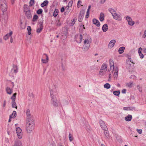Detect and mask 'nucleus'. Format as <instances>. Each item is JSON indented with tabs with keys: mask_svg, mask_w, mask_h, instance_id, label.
<instances>
[{
	"mask_svg": "<svg viewBox=\"0 0 146 146\" xmlns=\"http://www.w3.org/2000/svg\"><path fill=\"white\" fill-rule=\"evenodd\" d=\"M26 126L27 132L28 133H30L34 129V122L32 119L27 120Z\"/></svg>",
	"mask_w": 146,
	"mask_h": 146,
	"instance_id": "obj_1",
	"label": "nucleus"
},
{
	"mask_svg": "<svg viewBox=\"0 0 146 146\" xmlns=\"http://www.w3.org/2000/svg\"><path fill=\"white\" fill-rule=\"evenodd\" d=\"M51 98H56L57 94L56 88L54 85H51L49 87Z\"/></svg>",
	"mask_w": 146,
	"mask_h": 146,
	"instance_id": "obj_2",
	"label": "nucleus"
},
{
	"mask_svg": "<svg viewBox=\"0 0 146 146\" xmlns=\"http://www.w3.org/2000/svg\"><path fill=\"white\" fill-rule=\"evenodd\" d=\"M0 7L1 10L3 12L7 10V7L5 0H0Z\"/></svg>",
	"mask_w": 146,
	"mask_h": 146,
	"instance_id": "obj_3",
	"label": "nucleus"
},
{
	"mask_svg": "<svg viewBox=\"0 0 146 146\" xmlns=\"http://www.w3.org/2000/svg\"><path fill=\"white\" fill-rule=\"evenodd\" d=\"M51 103L52 105L54 107H57L60 105V101L57 100L56 97L51 98Z\"/></svg>",
	"mask_w": 146,
	"mask_h": 146,
	"instance_id": "obj_4",
	"label": "nucleus"
},
{
	"mask_svg": "<svg viewBox=\"0 0 146 146\" xmlns=\"http://www.w3.org/2000/svg\"><path fill=\"white\" fill-rule=\"evenodd\" d=\"M48 60L49 58L48 55L46 54H43L42 55V58L41 60L42 62L43 63L46 64L48 62Z\"/></svg>",
	"mask_w": 146,
	"mask_h": 146,
	"instance_id": "obj_5",
	"label": "nucleus"
},
{
	"mask_svg": "<svg viewBox=\"0 0 146 146\" xmlns=\"http://www.w3.org/2000/svg\"><path fill=\"white\" fill-rule=\"evenodd\" d=\"M113 17L114 19L119 21H121L122 19L121 15L117 14L116 13L113 15Z\"/></svg>",
	"mask_w": 146,
	"mask_h": 146,
	"instance_id": "obj_6",
	"label": "nucleus"
},
{
	"mask_svg": "<svg viewBox=\"0 0 146 146\" xmlns=\"http://www.w3.org/2000/svg\"><path fill=\"white\" fill-rule=\"evenodd\" d=\"M99 122L101 127L103 130H106L108 129L107 126L103 121L100 120Z\"/></svg>",
	"mask_w": 146,
	"mask_h": 146,
	"instance_id": "obj_7",
	"label": "nucleus"
},
{
	"mask_svg": "<svg viewBox=\"0 0 146 146\" xmlns=\"http://www.w3.org/2000/svg\"><path fill=\"white\" fill-rule=\"evenodd\" d=\"M109 61L110 70L112 72H113V71L114 69L115 68L114 66L113 61L111 59H110Z\"/></svg>",
	"mask_w": 146,
	"mask_h": 146,
	"instance_id": "obj_8",
	"label": "nucleus"
},
{
	"mask_svg": "<svg viewBox=\"0 0 146 146\" xmlns=\"http://www.w3.org/2000/svg\"><path fill=\"white\" fill-rule=\"evenodd\" d=\"M118 70L119 69L118 67L117 66H115V68L114 69L113 71H114V73L113 75L115 79H116L117 77Z\"/></svg>",
	"mask_w": 146,
	"mask_h": 146,
	"instance_id": "obj_9",
	"label": "nucleus"
},
{
	"mask_svg": "<svg viewBox=\"0 0 146 146\" xmlns=\"http://www.w3.org/2000/svg\"><path fill=\"white\" fill-rule=\"evenodd\" d=\"M126 20L128 22V24L130 26H132L134 24V22L133 21L132 19L129 17H127Z\"/></svg>",
	"mask_w": 146,
	"mask_h": 146,
	"instance_id": "obj_10",
	"label": "nucleus"
},
{
	"mask_svg": "<svg viewBox=\"0 0 146 146\" xmlns=\"http://www.w3.org/2000/svg\"><path fill=\"white\" fill-rule=\"evenodd\" d=\"M82 36L81 35L75 36V39L76 41L78 43H81L82 40Z\"/></svg>",
	"mask_w": 146,
	"mask_h": 146,
	"instance_id": "obj_11",
	"label": "nucleus"
},
{
	"mask_svg": "<svg viewBox=\"0 0 146 146\" xmlns=\"http://www.w3.org/2000/svg\"><path fill=\"white\" fill-rule=\"evenodd\" d=\"M85 12L83 11H81L80 12V14L78 16V21L80 22H81L84 17Z\"/></svg>",
	"mask_w": 146,
	"mask_h": 146,
	"instance_id": "obj_12",
	"label": "nucleus"
},
{
	"mask_svg": "<svg viewBox=\"0 0 146 146\" xmlns=\"http://www.w3.org/2000/svg\"><path fill=\"white\" fill-rule=\"evenodd\" d=\"M16 131L18 137L23 136L21 129L19 127H17L16 129Z\"/></svg>",
	"mask_w": 146,
	"mask_h": 146,
	"instance_id": "obj_13",
	"label": "nucleus"
},
{
	"mask_svg": "<svg viewBox=\"0 0 146 146\" xmlns=\"http://www.w3.org/2000/svg\"><path fill=\"white\" fill-rule=\"evenodd\" d=\"M116 42V41L114 39H113L111 40L108 44V47L109 48H113Z\"/></svg>",
	"mask_w": 146,
	"mask_h": 146,
	"instance_id": "obj_14",
	"label": "nucleus"
},
{
	"mask_svg": "<svg viewBox=\"0 0 146 146\" xmlns=\"http://www.w3.org/2000/svg\"><path fill=\"white\" fill-rule=\"evenodd\" d=\"M27 115V120L31 119V116L30 111L29 109H27L26 111Z\"/></svg>",
	"mask_w": 146,
	"mask_h": 146,
	"instance_id": "obj_15",
	"label": "nucleus"
},
{
	"mask_svg": "<svg viewBox=\"0 0 146 146\" xmlns=\"http://www.w3.org/2000/svg\"><path fill=\"white\" fill-rule=\"evenodd\" d=\"M13 34V32L12 31H11L9 33L6 34L4 37L3 39L5 40H6L9 38V37H10Z\"/></svg>",
	"mask_w": 146,
	"mask_h": 146,
	"instance_id": "obj_16",
	"label": "nucleus"
},
{
	"mask_svg": "<svg viewBox=\"0 0 146 146\" xmlns=\"http://www.w3.org/2000/svg\"><path fill=\"white\" fill-rule=\"evenodd\" d=\"M91 40V39L90 38H88L84 40V44L90 45Z\"/></svg>",
	"mask_w": 146,
	"mask_h": 146,
	"instance_id": "obj_17",
	"label": "nucleus"
},
{
	"mask_svg": "<svg viewBox=\"0 0 146 146\" xmlns=\"http://www.w3.org/2000/svg\"><path fill=\"white\" fill-rule=\"evenodd\" d=\"M93 23L97 27H99L100 25V23L98 20L96 19H93Z\"/></svg>",
	"mask_w": 146,
	"mask_h": 146,
	"instance_id": "obj_18",
	"label": "nucleus"
},
{
	"mask_svg": "<svg viewBox=\"0 0 146 146\" xmlns=\"http://www.w3.org/2000/svg\"><path fill=\"white\" fill-rule=\"evenodd\" d=\"M6 91L7 93L9 95H11L13 92V89L8 87L6 88Z\"/></svg>",
	"mask_w": 146,
	"mask_h": 146,
	"instance_id": "obj_19",
	"label": "nucleus"
},
{
	"mask_svg": "<svg viewBox=\"0 0 146 146\" xmlns=\"http://www.w3.org/2000/svg\"><path fill=\"white\" fill-rule=\"evenodd\" d=\"M123 109L124 110H135V108L132 107H124L123 108Z\"/></svg>",
	"mask_w": 146,
	"mask_h": 146,
	"instance_id": "obj_20",
	"label": "nucleus"
},
{
	"mask_svg": "<svg viewBox=\"0 0 146 146\" xmlns=\"http://www.w3.org/2000/svg\"><path fill=\"white\" fill-rule=\"evenodd\" d=\"M107 64L105 63L103 64L101 67L100 70H104L105 71H107Z\"/></svg>",
	"mask_w": 146,
	"mask_h": 146,
	"instance_id": "obj_21",
	"label": "nucleus"
},
{
	"mask_svg": "<svg viewBox=\"0 0 146 146\" xmlns=\"http://www.w3.org/2000/svg\"><path fill=\"white\" fill-rule=\"evenodd\" d=\"M90 45L84 44L82 49L84 51H87L90 46Z\"/></svg>",
	"mask_w": 146,
	"mask_h": 146,
	"instance_id": "obj_22",
	"label": "nucleus"
},
{
	"mask_svg": "<svg viewBox=\"0 0 146 146\" xmlns=\"http://www.w3.org/2000/svg\"><path fill=\"white\" fill-rule=\"evenodd\" d=\"M132 119V116L131 115H129L125 118V120L127 121H129L131 120Z\"/></svg>",
	"mask_w": 146,
	"mask_h": 146,
	"instance_id": "obj_23",
	"label": "nucleus"
},
{
	"mask_svg": "<svg viewBox=\"0 0 146 146\" xmlns=\"http://www.w3.org/2000/svg\"><path fill=\"white\" fill-rule=\"evenodd\" d=\"M43 29V23H41L40 25V26L36 30V32L37 33H40Z\"/></svg>",
	"mask_w": 146,
	"mask_h": 146,
	"instance_id": "obj_24",
	"label": "nucleus"
},
{
	"mask_svg": "<svg viewBox=\"0 0 146 146\" xmlns=\"http://www.w3.org/2000/svg\"><path fill=\"white\" fill-rule=\"evenodd\" d=\"M102 29L104 32H106L108 29V26L107 24H104L102 26Z\"/></svg>",
	"mask_w": 146,
	"mask_h": 146,
	"instance_id": "obj_25",
	"label": "nucleus"
},
{
	"mask_svg": "<svg viewBox=\"0 0 146 146\" xmlns=\"http://www.w3.org/2000/svg\"><path fill=\"white\" fill-rule=\"evenodd\" d=\"M106 71L104 70H100L99 73V75L101 76H103L106 74Z\"/></svg>",
	"mask_w": 146,
	"mask_h": 146,
	"instance_id": "obj_26",
	"label": "nucleus"
},
{
	"mask_svg": "<svg viewBox=\"0 0 146 146\" xmlns=\"http://www.w3.org/2000/svg\"><path fill=\"white\" fill-rule=\"evenodd\" d=\"M104 15L103 13H101L100 14L99 17L100 20L101 21H102L104 19Z\"/></svg>",
	"mask_w": 146,
	"mask_h": 146,
	"instance_id": "obj_27",
	"label": "nucleus"
},
{
	"mask_svg": "<svg viewBox=\"0 0 146 146\" xmlns=\"http://www.w3.org/2000/svg\"><path fill=\"white\" fill-rule=\"evenodd\" d=\"M125 48L124 47H120L118 50V52L119 54H121L124 51Z\"/></svg>",
	"mask_w": 146,
	"mask_h": 146,
	"instance_id": "obj_28",
	"label": "nucleus"
},
{
	"mask_svg": "<svg viewBox=\"0 0 146 146\" xmlns=\"http://www.w3.org/2000/svg\"><path fill=\"white\" fill-rule=\"evenodd\" d=\"M24 10L25 12L30 10L29 6L26 5H25L24 6Z\"/></svg>",
	"mask_w": 146,
	"mask_h": 146,
	"instance_id": "obj_29",
	"label": "nucleus"
},
{
	"mask_svg": "<svg viewBox=\"0 0 146 146\" xmlns=\"http://www.w3.org/2000/svg\"><path fill=\"white\" fill-rule=\"evenodd\" d=\"M109 11L111 13L112 16L113 15L115 14L116 12V11L113 9L111 8H110L108 9Z\"/></svg>",
	"mask_w": 146,
	"mask_h": 146,
	"instance_id": "obj_30",
	"label": "nucleus"
},
{
	"mask_svg": "<svg viewBox=\"0 0 146 146\" xmlns=\"http://www.w3.org/2000/svg\"><path fill=\"white\" fill-rule=\"evenodd\" d=\"M13 68H12V70H13L14 72L16 73L18 72V68L17 66L15 65H13Z\"/></svg>",
	"mask_w": 146,
	"mask_h": 146,
	"instance_id": "obj_31",
	"label": "nucleus"
},
{
	"mask_svg": "<svg viewBox=\"0 0 146 146\" xmlns=\"http://www.w3.org/2000/svg\"><path fill=\"white\" fill-rule=\"evenodd\" d=\"M48 2L47 0L44 1L41 4V7H43L46 5H47L48 3Z\"/></svg>",
	"mask_w": 146,
	"mask_h": 146,
	"instance_id": "obj_32",
	"label": "nucleus"
},
{
	"mask_svg": "<svg viewBox=\"0 0 146 146\" xmlns=\"http://www.w3.org/2000/svg\"><path fill=\"white\" fill-rule=\"evenodd\" d=\"M15 146H23L22 143L20 141L15 142Z\"/></svg>",
	"mask_w": 146,
	"mask_h": 146,
	"instance_id": "obj_33",
	"label": "nucleus"
},
{
	"mask_svg": "<svg viewBox=\"0 0 146 146\" xmlns=\"http://www.w3.org/2000/svg\"><path fill=\"white\" fill-rule=\"evenodd\" d=\"M17 95L16 93L13 94L12 96L11 97V99L12 100V102L15 101L16 96Z\"/></svg>",
	"mask_w": 146,
	"mask_h": 146,
	"instance_id": "obj_34",
	"label": "nucleus"
},
{
	"mask_svg": "<svg viewBox=\"0 0 146 146\" xmlns=\"http://www.w3.org/2000/svg\"><path fill=\"white\" fill-rule=\"evenodd\" d=\"M113 94L116 96H119L120 93V91L119 90L115 91L113 92Z\"/></svg>",
	"mask_w": 146,
	"mask_h": 146,
	"instance_id": "obj_35",
	"label": "nucleus"
},
{
	"mask_svg": "<svg viewBox=\"0 0 146 146\" xmlns=\"http://www.w3.org/2000/svg\"><path fill=\"white\" fill-rule=\"evenodd\" d=\"M11 103L12 107L13 108H15L17 109V106L15 101L12 102Z\"/></svg>",
	"mask_w": 146,
	"mask_h": 146,
	"instance_id": "obj_36",
	"label": "nucleus"
},
{
	"mask_svg": "<svg viewBox=\"0 0 146 146\" xmlns=\"http://www.w3.org/2000/svg\"><path fill=\"white\" fill-rule=\"evenodd\" d=\"M110 85L108 83H107L104 85V87L106 89H109L110 88Z\"/></svg>",
	"mask_w": 146,
	"mask_h": 146,
	"instance_id": "obj_37",
	"label": "nucleus"
},
{
	"mask_svg": "<svg viewBox=\"0 0 146 146\" xmlns=\"http://www.w3.org/2000/svg\"><path fill=\"white\" fill-rule=\"evenodd\" d=\"M26 14L27 15V17H28L30 18L31 17V11L30 10L28 11L27 12H25Z\"/></svg>",
	"mask_w": 146,
	"mask_h": 146,
	"instance_id": "obj_38",
	"label": "nucleus"
},
{
	"mask_svg": "<svg viewBox=\"0 0 146 146\" xmlns=\"http://www.w3.org/2000/svg\"><path fill=\"white\" fill-rule=\"evenodd\" d=\"M133 84L132 82H130L127 83L126 84V86L129 88H131L133 86Z\"/></svg>",
	"mask_w": 146,
	"mask_h": 146,
	"instance_id": "obj_39",
	"label": "nucleus"
},
{
	"mask_svg": "<svg viewBox=\"0 0 146 146\" xmlns=\"http://www.w3.org/2000/svg\"><path fill=\"white\" fill-rule=\"evenodd\" d=\"M38 16L37 15H35L33 17L32 21L33 22H35L37 21L38 19Z\"/></svg>",
	"mask_w": 146,
	"mask_h": 146,
	"instance_id": "obj_40",
	"label": "nucleus"
},
{
	"mask_svg": "<svg viewBox=\"0 0 146 146\" xmlns=\"http://www.w3.org/2000/svg\"><path fill=\"white\" fill-rule=\"evenodd\" d=\"M58 9H56L54 11V12L53 13V16L54 17H56V16H57V15L58 13Z\"/></svg>",
	"mask_w": 146,
	"mask_h": 146,
	"instance_id": "obj_41",
	"label": "nucleus"
},
{
	"mask_svg": "<svg viewBox=\"0 0 146 146\" xmlns=\"http://www.w3.org/2000/svg\"><path fill=\"white\" fill-rule=\"evenodd\" d=\"M16 115V112L15 111H13L12 114L10 115V118H14L15 117Z\"/></svg>",
	"mask_w": 146,
	"mask_h": 146,
	"instance_id": "obj_42",
	"label": "nucleus"
},
{
	"mask_svg": "<svg viewBox=\"0 0 146 146\" xmlns=\"http://www.w3.org/2000/svg\"><path fill=\"white\" fill-rule=\"evenodd\" d=\"M27 29L28 30V34L30 35L31 33V27L30 26H28L27 27Z\"/></svg>",
	"mask_w": 146,
	"mask_h": 146,
	"instance_id": "obj_43",
	"label": "nucleus"
},
{
	"mask_svg": "<svg viewBox=\"0 0 146 146\" xmlns=\"http://www.w3.org/2000/svg\"><path fill=\"white\" fill-rule=\"evenodd\" d=\"M34 0H30L29 2V5L30 6H32L34 5L35 3Z\"/></svg>",
	"mask_w": 146,
	"mask_h": 146,
	"instance_id": "obj_44",
	"label": "nucleus"
},
{
	"mask_svg": "<svg viewBox=\"0 0 146 146\" xmlns=\"http://www.w3.org/2000/svg\"><path fill=\"white\" fill-rule=\"evenodd\" d=\"M104 130L105 131H104V133L105 135V136L106 137L109 136V131L107 130Z\"/></svg>",
	"mask_w": 146,
	"mask_h": 146,
	"instance_id": "obj_45",
	"label": "nucleus"
},
{
	"mask_svg": "<svg viewBox=\"0 0 146 146\" xmlns=\"http://www.w3.org/2000/svg\"><path fill=\"white\" fill-rule=\"evenodd\" d=\"M72 3L73 2L72 1H70L69 2L67 7L68 8L69 7H71L72 6Z\"/></svg>",
	"mask_w": 146,
	"mask_h": 146,
	"instance_id": "obj_46",
	"label": "nucleus"
},
{
	"mask_svg": "<svg viewBox=\"0 0 146 146\" xmlns=\"http://www.w3.org/2000/svg\"><path fill=\"white\" fill-rule=\"evenodd\" d=\"M42 12V10L41 9H39L37 11L36 13L38 14H40Z\"/></svg>",
	"mask_w": 146,
	"mask_h": 146,
	"instance_id": "obj_47",
	"label": "nucleus"
},
{
	"mask_svg": "<svg viewBox=\"0 0 146 146\" xmlns=\"http://www.w3.org/2000/svg\"><path fill=\"white\" fill-rule=\"evenodd\" d=\"M90 14L89 11V9H87V11L86 13V18H88L89 17V16Z\"/></svg>",
	"mask_w": 146,
	"mask_h": 146,
	"instance_id": "obj_48",
	"label": "nucleus"
},
{
	"mask_svg": "<svg viewBox=\"0 0 146 146\" xmlns=\"http://www.w3.org/2000/svg\"><path fill=\"white\" fill-rule=\"evenodd\" d=\"M90 68L92 70H94L96 69V66L95 65H92L90 67Z\"/></svg>",
	"mask_w": 146,
	"mask_h": 146,
	"instance_id": "obj_49",
	"label": "nucleus"
},
{
	"mask_svg": "<svg viewBox=\"0 0 146 146\" xmlns=\"http://www.w3.org/2000/svg\"><path fill=\"white\" fill-rule=\"evenodd\" d=\"M137 87L139 91L140 92H141L142 91L141 87L139 85H138Z\"/></svg>",
	"mask_w": 146,
	"mask_h": 146,
	"instance_id": "obj_50",
	"label": "nucleus"
},
{
	"mask_svg": "<svg viewBox=\"0 0 146 146\" xmlns=\"http://www.w3.org/2000/svg\"><path fill=\"white\" fill-rule=\"evenodd\" d=\"M82 3V1H79L77 3V7H79L81 5V3Z\"/></svg>",
	"mask_w": 146,
	"mask_h": 146,
	"instance_id": "obj_51",
	"label": "nucleus"
},
{
	"mask_svg": "<svg viewBox=\"0 0 146 146\" xmlns=\"http://www.w3.org/2000/svg\"><path fill=\"white\" fill-rule=\"evenodd\" d=\"M137 131L139 134H141L142 133V131L141 129H137Z\"/></svg>",
	"mask_w": 146,
	"mask_h": 146,
	"instance_id": "obj_52",
	"label": "nucleus"
},
{
	"mask_svg": "<svg viewBox=\"0 0 146 146\" xmlns=\"http://www.w3.org/2000/svg\"><path fill=\"white\" fill-rule=\"evenodd\" d=\"M75 20L74 19L73 20L72 22L70 23V25L71 26H73L74 24L75 23Z\"/></svg>",
	"mask_w": 146,
	"mask_h": 146,
	"instance_id": "obj_53",
	"label": "nucleus"
},
{
	"mask_svg": "<svg viewBox=\"0 0 146 146\" xmlns=\"http://www.w3.org/2000/svg\"><path fill=\"white\" fill-rule=\"evenodd\" d=\"M109 75V79H108V81H110L111 79V74L110 73L108 74Z\"/></svg>",
	"mask_w": 146,
	"mask_h": 146,
	"instance_id": "obj_54",
	"label": "nucleus"
},
{
	"mask_svg": "<svg viewBox=\"0 0 146 146\" xmlns=\"http://www.w3.org/2000/svg\"><path fill=\"white\" fill-rule=\"evenodd\" d=\"M140 58H143L144 57V56L142 53H139Z\"/></svg>",
	"mask_w": 146,
	"mask_h": 146,
	"instance_id": "obj_55",
	"label": "nucleus"
},
{
	"mask_svg": "<svg viewBox=\"0 0 146 146\" xmlns=\"http://www.w3.org/2000/svg\"><path fill=\"white\" fill-rule=\"evenodd\" d=\"M130 78L131 79H135L136 77L134 75H132L130 76Z\"/></svg>",
	"mask_w": 146,
	"mask_h": 146,
	"instance_id": "obj_56",
	"label": "nucleus"
},
{
	"mask_svg": "<svg viewBox=\"0 0 146 146\" xmlns=\"http://www.w3.org/2000/svg\"><path fill=\"white\" fill-rule=\"evenodd\" d=\"M143 37L144 38L146 37V30L144 31V34L143 35Z\"/></svg>",
	"mask_w": 146,
	"mask_h": 146,
	"instance_id": "obj_57",
	"label": "nucleus"
},
{
	"mask_svg": "<svg viewBox=\"0 0 146 146\" xmlns=\"http://www.w3.org/2000/svg\"><path fill=\"white\" fill-rule=\"evenodd\" d=\"M142 50V49L141 48V47H140L139 48V49H138V53H142L141 52Z\"/></svg>",
	"mask_w": 146,
	"mask_h": 146,
	"instance_id": "obj_58",
	"label": "nucleus"
},
{
	"mask_svg": "<svg viewBox=\"0 0 146 146\" xmlns=\"http://www.w3.org/2000/svg\"><path fill=\"white\" fill-rule=\"evenodd\" d=\"M6 105V102L5 100H4V101L3 104V108H5V106Z\"/></svg>",
	"mask_w": 146,
	"mask_h": 146,
	"instance_id": "obj_59",
	"label": "nucleus"
},
{
	"mask_svg": "<svg viewBox=\"0 0 146 146\" xmlns=\"http://www.w3.org/2000/svg\"><path fill=\"white\" fill-rule=\"evenodd\" d=\"M117 141L120 143H121L122 142V140L121 138L118 139Z\"/></svg>",
	"mask_w": 146,
	"mask_h": 146,
	"instance_id": "obj_60",
	"label": "nucleus"
},
{
	"mask_svg": "<svg viewBox=\"0 0 146 146\" xmlns=\"http://www.w3.org/2000/svg\"><path fill=\"white\" fill-rule=\"evenodd\" d=\"M126 92V90L125 89H124L122 90V93H125Z\"/></svg>",
	"mask_w": 146,
	"mask_h": 146,
	"instance_id": "obj_61",
	"label": "nucleus"
},
{
	"mask_svg": "<svg viewBox=\"0 0 146 146\" xmlns=\"http://www.w3.org/2000/svg\"><path fill=\"white\" fill-rule=\"evenodd\" d=\"M64 10V7H62L61 9V11L62 12H63Z\"/></svg>",
	"mask_w": 146,
	"mask_h": 146,
	"instance_id": "obj_62",
	"label": "nucleus"
},
{
	"mask_svg": "<svg viewBox=\"0 0 146 146\" xmlns=\"http://www.w3.org/2000/svg\"><path fill=\"white\" fill-rule=\"evenodd\" d=\"M57 25H58V26H60V25H61V23H60V22L58 21V22H57Z\"/></svg>",
	"mask_w": 146,
	"mask_h": 146,
	"instance_id": "obj_63",
	"label": "nucleus"
},
{
	"mask_svg": "<svg viewBox=\"0 0 146 146\" xmlns=\"http://www.w3.org/2000/svg\"><path fill=\"white\" fill-rule=\"evenodd\" d=\"M143 51L144 53H146V48H143Z\"/></svg>",
	"mask_w": 146,
	"mask_h": 146,
	"instance_id": "obj_64",
	"label": "nucleus"
}]
</instances>
